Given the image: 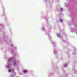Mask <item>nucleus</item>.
I'll use <instances>...</instances> for the list:
<instances>
[{"label":"nucleus","mask_w":77,"mask_h":77,"mask_svg":"<svg viewBox=\"0 0 77 77\" xmlns=\"http://www.w3.org/2000/svg\"><path fill=\"white\" fill-rule=\"evenodd\" d=\"M60 21H61V22H62V20L60 19Z\"/></svg>","instance_id":"nucleus-2"},{"label":"nucleus","mask_w":77,"mask_h":77,"mask_svg":"<svg viewBox=\"0 0 77 77\" xmlns=\"http://www.w3.org/2000/svg\"><path fill=\"white\" fill-rule=\"evenodd\" d=\"M14 64H15L16 63V62H15V61L14 62Z\"/></svg>","instance_id":"nucleus-3"},{"label":"nucleus","mask_w":77,"mask_h":77,"mask_svg":"<svg viewBox=\"0 0 77 77\" xmlns=\"http://www.w3.org/2000/svg\"><path fill=\"white\" fill-rule=\"evenodd\" d=\"M9 72H11V70H9Z\"/></svg>","instance_id":"nucleus-4"},{"label":"nucleus","mask_w":77,"mask_h":77,"mask_svg":"<svg viewBox=\"0 0 77 77\" xmlns=\"http://www.w3.org/2000/svg\"><path fill=\"white\" fill-rule=\"evenodd\" d=\"M66 66H67L66 65H65V67H66Z\"/></svg>","instance_id":"nucleus-6"},{"label":"nucleus","mask_w":77,"mask_h":77,"mask_svg":"<svg viewBox=\"0 0 77 77\" xmlns=\"http://www.w3.org/2000/svg\"><path fill=\"white\" fill-rule=\"evenodd\" d=\"M24 73H27V70H25L24 71Z\"/></svg>","instance_id":"nucleus-1"},{"label":"nucleus","mask_w":77,"mask_h":77,"mask_svg":"<svg viewBox=\"0 0 77 77\" xmlns=\"http://www.w3.org/2000/svg\"><path fill=\"white\" fill-rule=\"evenodd\" d=\"M58 36H59V34H58Z\"/></svg>","instance_id":"nucleus-5"}]
</instances>
